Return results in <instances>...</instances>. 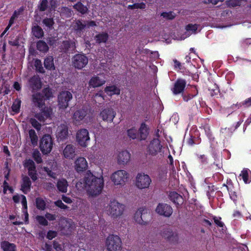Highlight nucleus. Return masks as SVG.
Listing matches in <instances>:
<instances>
[{"instance_id": "864d4df0", "label": "nucleus", "mask_w": 251, "mask_h": 251, "mask_svg": "<svg viewBox=\"0 0 251 251\" xmlns=\"http://www.w3.org/2000/svg\"><path fill=\"white\" fill-rule=\"evenodd\" d=\"M30 122L36 129L37 130L41 129V124L35 119L31 118L30 120Z\"/></svg>"}, {"instance_id": "5701e85b", "label": "nucleus", "mask_w": 251, "mask_h": 251, "mask_svg": "<svg viewBox=\"0 0 251 251\" xmlns=\"http://www.w3.org/2000/svg\"><path fill=\"white\" fill-rule=\"evenodd\" d=\"M29 84L33 90H39L41 88V82L38 75H34L29 80Z\"/></svg>"}, {"instance_id": "ddd939ff", "label": "nucleus", "mask_w": 251, "mask_h": 251, "mask_svg": "<svg viewBox=\"0 0 251 251\" xmlns=\"http://www.w3.org/2000/svg\"><path fill=\"white\" fill-rule=\"evenodd\" d=\"M124 205L114 201H111V216L118 217L121 216L124 210Z\"/></svg>"}, {"instance_id": "c9c22d12", "label": "nucleus", "mask_w": 251, "mask_h": 251, "mask_svg": "<svg viewBox=\"0 0 251 251\" xmlns=\"http://www.w3.org/2000/svg\"><path fill=\"white\" fill-rule=\"evenodd\" d=\"M28 134L32 145L33 146H37L38 142V137L35 130L32 129H30L28 131Z\"/></svg>"}, {"instance_id": "bb28decb", "label": "nucleus", "mask_w": 251, "mask_h": 251, "mask_svg": "<svg viewBox=\"0 0 251 251\" xmlns=\"http://www.w3.org/2000/svg\"><path fill=\"white\" fill-rule=\"evenodd\" d=\"M56 187L59 192L65 193L67 192L68 190V181L65 178L59 179L57 182Z\"/></svg>"}, {"instance_id": "aec40b11", "label": "nucleus", "mask_w": 251, "mask_h": 251, "mask_svg": "<svg viewBox=\"0 0 251 251\" xmlns=\"http://www.w3.org/2000/svg\"><path fill=\"white\" fill-rule=\"evenodd\" d=\"M88 168V164L85 158H77L75 162V168L77 172L85 171Z\"/></svg>"}, {"instance_id": "1a4fd4ad", "label": "nucleus", "mask_w": 251, "mask_h": 251, "mask_svg": "<svg viewBox=\"0 0 251 251\" xmlns=\"http://www.w3.org/2000/svg\"><path fill=\"white\" fill-rule=\"evenodd\" d=\"M76 139L79 145L82 147H86L90 140L88 131L84 128L79 130L76 133Z\"/></svg>"}, {"instance_id": "7ed1b4c3", "label": "nucleus", "mask_w": 251, "mask_h": 251, "mask_svg": "<svg viewBox=\"0 0 251 251\" xmlns=\"http://www.w3.org/2000/svg\"><path fill=\"white\" fill-rule=\"evenodd\" d=\"M52 97V93L49 88L43 89L42 94L36 93L32 96L34 104L39 108H42L44 105V100Z\"/></svg>"}, {"instance_id": "bf43d9fd", "label": "nucleus", "mask_w": 251, "mask_h": 251, "mask_svg": "<svg viewBox=\"0 0 251 251\" xmlns=\"http://www.w3.org/2000/svg\"><path fill=\"white\" fill-rule=\"evenodd\" d=\"M120 94V89L115 85H111V96L112 95H119Z\"/></svg>"}, {"instance_id": "2eb2a0df", "label": "nucleus", "mask_w": 251, "mask_h": 251, "mask_svg": "<svg viewBox=\"0 0 251 251\" xmlns=\"http://www.w3.org/2000/svg\"><path fill=\"white\" fill-rule=\"evenodd\" d=\"M52 114V109L50 107H45L42 110L41 113L35 114V117L39 121L44 122L45 121L50 118Z\"/></svg>"}, {"instance_id": "0e129e2a", "label": "nucleus", "mask_w": 251, "mask_h": 251, "mask_svg": "<svg viewBox=\"0 0 251 251\" xmlns=\"http://www.w3.org/2000/svg\"><path fill=\"white\" fill-rule=\"evenodd\" d=\"M56 235H57V233L55 231L50 230L47 233V237L49 240H51L53 238L56 237Z\"/></svg>"}, {"instance_id": "412c9836", "label": "nucleus", "mask_w": 251, "mask_h": 251, "mask_svg": "<svg viewBox=\"0 0 251 251\" xmlns=\"http://www.w3.org/2000/svg\"><path fill=\"white\" fill-rule=\"evenodd\" d=\"M163 236L169 242L175 243L177 240L178 237L170 229H165L162 233Z\"/></svg>"}, {"instance_id": "69168bd1", "label": "nucleus", "mask_w": 251, "mask_h": 251, "mask_svg": "<svg viewBox=\"0 0 251 251\" xmlns=\"http://www.w3.org/2000/svg\"><path fill=\"white\" fill-rule=\"evenodd\" d=\"M44 170L46 172H47V173L51 177L53 178H55V177H56V174L55 173L52 172L51 170H50L47 167H44Z\"/></svg>"}, {"instance_id": "c85d7f7f", "label": "nucleus", "mask_w": 251, "mask_h": 251, "mask_svg": "<svg viewBox=\"0 0 251 251\" xmlns=\"http://www.w3.org/2000/svg\"><path fill=\"white\" fill-rule=\"evenodd\" d=\"M248 100V98H247L245 100L241 102H240V103L237 102L236 104H233L230 107H228L227 109L229 111L233 112V111H235L236 110L239 109L242 106H244V107H245V108H248V107H251V104H250L249 103H246L248 102L247 101Z\"/></svg>"}, {"instance_id": "c756f323", "label": "nucleus", "mask_w": 251, "mask_h": 251, "mask_svg": "<svg viewBox=\"0 0 251 251\" xmlns=\"http://www.w3.org/2000/svg\"><path fill=\"white\" fill-rule=\"evenodd\" d=\"M64 157H74L75 154V148L72 145H68L63 150Z\"/></svg>"}, {"instance_id": "680f3d73", "label": "nucleus", "mask_w": 251, "mask_h": 251, "mask_svg": "<svg viewBox=\"0 0 251 251\" xmlns=\"http://www.w3.org/2000/svg\"><path fill=\"white\" fill-rule=\"evenodd\" d=\"M43 23L47 26L50 28L52 26L54 23L53 21L51 18H46L43 20Z\"/></svg>"}, {"instance_id": "6e6d98bb", "label": "nucleus", "mask_w": 251, "mask_h": 251, "mask_svg": "<svg viewBox=\"0 0 251 251\" xmlns=\"http://www.w3.org/2000/svg\"><path fill=\"white\" fill-rule=\"evenodd\" d=\"M209 91H210V94L212 97L217 96L220 93V89L217 86H215L214 88L213 89H209Z\"/></svg>"}, {"instance_id": "6e6552de", "label": "nucleus", "mask_w": 251, "mask_h": 251, "mask_svg": "<svg viewBox=\"0 0 251 251\" xmlns=\"http://www.w3.org/2000/svg\"><path fill=\"white\" fill-rule=\"evenodd\" d=\"M127 173L125 170H118L111 176V180L115 185H122L127 180Z\"/></svg>"}, {"instance_id": "39448f33", "label": "nucleus", "mask_w": 251, "mask_h": 251, "mask_svg": "<svg viewBox=\"0 0 251 251\" xmlns=\"http://www.w3.org/2000/svg\"><path fill=\"white\" fill-rule=\"evenodd\" d=\"M151 182V178L147 174L138 173L136 176L135 184L140 189L149 188Z\"/></svg>"}, {"instance_id": "a19ab883", "label": "nucleus", "mask_w": 251, "mask_h": 251, "mask_svg": "<svg viewBox=\"0 0 251 251\" xmlns=\"http://www.w3.org/2000/svg\"><path fill=\"white\" fill-rule=\"evenodd\" d=\"M37 49L40 51L47 52L49 50L47 44L43 41H39L37 43Z\"/></svg>"}, {"instance_id": "79ce46f5", "label": "nucleus", "mask_w": 251, "mask_h": 251, "mask_svg": "<svg viewBox=\"0 0 251 251\" xmlns=\"http://www.w3.org/2000/svg\"><path fill=\"white\" fill-rule=\"evenodd\" d=\"M146 7V4L145 3L142 2L140 3H135L133 4L128 5L127 6V8L128 9H144Z\"/></svg>"}, {"instance_id": "9b49d317", "label": "nucleus", "mask_w": 251, "mask_h": 251, "mask_svg": "<svg viewBox=\"0 0 251 251\" xmlns=\"http://www.w3.org/2000/svg\"><path fill=\"white\" fill-rule=\"evenodd\" d=\"M186 86V80L179 78L175 81L174 87L171 88V91L174 95L182 94L184 91Z\"/></svg>"}, {"instance_id": "4be33fe9", "label": "nucleus", "mask_w": 251, "mask_h": 251, "mask_svg": "<svg viewBox=\"0 0 251 251\" xmlns=\"http://www.w3.org/2000/svg\"><path fill=\"white\" fill-rule=\"evenodd\" d=\"M169 198L170 201L176 205H180L183 201L182 197L176 192H171L169 195Z\"/></svg>"}, {"instance_id": "393cba45", "label": "nucleus", "mask_w": 251, "mask_h": 251, "mask_svg": "<svg viewBox=\"0 0 251 251\" xmlns=\"http://www.w3.org/2000/svg\"><path fill=\"white\" fill-rule=\"evenodd\" d=\"M239 177H241L245 184H249L251 182V171L248 168H244Z\"/></svg>"}, {"instance_id": "dca6fc26", "label": "nucleus", "mask_w": 251, "mask_h": 251, "mask_svg": "<svg viewBox=\"0 0 251 251\" xmlns=\"http://www.w3.org/2000/svg\"><path fill=\"white\" fill-rule=\"evenodd\" d=\"M122 241L118 235H111V251H121Z\"/></svg>"}, {"instance_id": "3c124183", "label": "nucleus", "mask_w": 251, "mask_h": 251, "mask_svg": "<svg viewBox=\"0 0 251 251\" xmlns=\"http://www.w3.org/2000/svg\"><path fill=\"white\" fill-rule=\"evenodd\" d=\"M161 16L163 18H166L168 20H173L175 18V16L174 14V13L172 11L167 12H162L161 14Z\"/></svg>"}, {"instance_id": "f03ea898", "label": "nucleus", "mask_w": 251, "mask_h": 251, "mask_svg": "<svg viewBox=\"0 0 251 251\" xmlns=\"http://www.w3.org/2000/svg\"><path fill=\"white\" fill-rule=\"evenodd\" d=\"M147 151L150 154L155 156L159 153L163 157H172L168 148L164 147L158 138L151 140L147 147Z\"/></svg>"}, {"instance_id": "8fccbe9b", "label": "nucleus", "mask_w": 251, "mask_h": 251, "mask_svg": "<svg viewBox=\"0 0 251 251\" xmlns=\"http://www.w3.org/2000/svg\"><path fill=\"white\" fill-rule=\"evenodd\" d=\"M36 219L37 222L42 226H47L48 225V222L46 220V217L42 216H37Z\"/></svg>"}, {"instance_id": "e433bc0d", "label": "nucleus", "mask_w": 251, "mask_h": 251, "mask_svg": "<svg viewBox=\"0 0 251 251\" xmlns=\"http://www.w3.org/2000/svg\"><path fill=\"white\" fill-rule=\"evenodd\" d=\"M32 32L33 35L37 38H42L44 35L42 29L38 25L34 26L32 27Z\"/></svg>"}, {"instance_id": "5fc2aeb1", "label": "nucleus", "mask_w": 251, "mask_h": 251, "mask_svg": "<svg viewBox=\"0 0 251 251\" xmlns=\"http://www.w3.org/2000/svg\"><path fill=\"white\" fill-rule=\"evenodd\" d=\"M213 220H214V223L218 226L222 227L223 230L224 229V228H226V227L225 226L224 223L221 221V218L220 217H214Z\"/></svg>"}, {"instance_id": "a878e982", "label": "nucleus", "mask_w": 251, "mask_h": 251, "mask_svg": "<svg viewBox=\"0 0 251 251\" xmlns=\"http://www.w3.org/2000/svg\"><path fill=\"white\" fill-rule=\"evenodd\" d=\"M73 27L76 33L80 36V33L83 31V29L87 26V25L85 22H82L80 20L75 21L73 25Z\"/></svg>"}, {"instance_id": "6ab92c4d", "label": "nucleus", "mask_w": 251, "mask_h": 251, "mask_svg": "<svg viewBox=\"0 0 251 251\" xmlns=\"http://www.w3.org/2000/svg\"><path fill=\"white\" fill-rule=\"evenodd\" d=\"M105 80L102 75L92 77L89 81V85L93 88L100 87L104 84Z\"/></svg>"}, {"instance_id": "603ef678", "label": "nucleus", "mask_w": 251, "mask_h": 251, "mask_svg": "<svg viewBox=\"0 0 251 251\" xmlns=\"http://www.w3.org/2000/svg\"><path fill=\"white\" fill-rule=\"evenodd\" d=\"M109 115V109H104L100 113V117L103 120H107Z\"/></svg>"}, {"instance_id": "473e14b6", "label": "nucleus", "mask_w": 251, "mask_h": 251, "mask_svg": "<svg viewBox=\"0 0 251 251\" xmlns=\"http://www.w3.org/2000/svg\"><path fill=\"white\" fill-rule=\"evenodd\" d=\"M247 1V0H228L226 1V4L228 7H235L245 4Z\"/></svg>"}, {"instance_id": "13d9d810", "label": "nucleus", "mask_w": 251, "mask_h": 251, "mask_svg": "<svg viewBox=\"0 0 251 251\" xmlns=\"http://www.w3.org/2000/svg\"><path fill=\"white\" fill-rule=\"evenodd\" d=\"M28 175L30 176L32 180L35 181L37 179L36 171L35 169L28 170Z\"/></svg>"}, {"instance_id": "052dcab7", "label": "nucleus", "mask_w": 251, "mask_h": 251, "mask_svg": "<svg viewBox=\"0 0 251 251\" xmlns=\"http://www.w3.org/2000/svg\"><path fill=\"white\" fill-rule=\"evenodd\" d=\"M48 5V0H41L39 6L40 10L41 11H45Z\"/></svg>"}, {"instance_id": "4c0bfd02", "label": "nucleus", "mask_w": 251, "mask_h": 251, "mask_svg": "<svg viewBox=\"0 0 251 251\" xmlns=\"http://www.w3.org/2000/svg\"><path fill=\"white\" fill-rule=\"evenodd\" d=\"M74 8L82 14H85L88 11V8L80 2H77L74 5Z\"/></svg>"}, {"instance_id": "c03bdc74", "label": "nucleus", "mask_w": 251, "mask_h": 251, "mask_svg": "<svg viewBox=\"0 0 251 251\" xmlns=\"http://www.w3.org/2000/svg\"><path fill=\"white\" fill-rule=\"evenodd\" d=\"M108 39V35L106 33L99 34L96 36L95 39L97 43L105 42Z\"/></svg>"}, {"instance_id": "2f4dec72", "label": "nucleus", "mask_w": 251, "mask_h": 251, "mask_svg": "<svg viewBox=\"0 0 251 251\" xmlns=\"http://www.w3.org/2000/svg\"><path fill=\"white\" fill-rule=\"evenodd\" d=\"M127 135L130 139H137L139 141V134L138 131L135 127H132L126 131Z\"/></svg>"}, {"instance_id": "7c9ffc66", "label": "nucleus", "mask_w": 251, "mask_h": 251, "mask_svg": "<svg viewBox=\"0 0 251 251\" xmlns=\"http://www.w3.org/2000/svg\"><path fill=\"white\" fill-rule=\"evenodd\" d=\"M62 46L66 51L73 52L75 49V42L73 41H65L62 43Z\"/></svg>"}, {"instance_id": "58836bf2", "label": "nucleus", "mask_w": 251, "mask_h": 251, "mask_svg": "<svg viewBox=\"0 0 251 251\" xmlns=\"http://www.w3.org/2000/svg\"><path fill=\"white\" fill-rule=\"evenodd\" d=\"M36 204L37 208L39 210H44L46 208V203L45 200L41 197L36 199Z\"/></svg>"}, {"instance_id": "b1692460", "label": "nucleus", "mask_w": 251, "mask_h": 251, "mask_svg": "<svg viewBox=\"0 0 251 251\" xmlns=\"http://www.w3.org/2000/svg\"><path fill=\"white\" fill-rule=\"evenodd\" d=\"M31 182L29 178L27 176H23L22 177V183L21 190L25 194H27L30 190Z\"/></svg>"}, {"instance_id": "f704fd0d", "label": "nucleus", "mask_w": 251, "mask_h": 251, "mask_svg": "<svg viewBox=\"0 0 251 251\" xmlns=\"http://www.w3.org/2000/svg\"><path fill=\"white\" fill-rule=\"evenodd\" d=\"M21 104V100L18 99H16L11 106L12 114L18 113L20 111Z\"/></svg>"}, {"instance_id": "f8f14e48", "label": "nucleus", "mask_w": 251, "mask_h": 251, "mask_svg": "<svg viewBox=\"0 0 251 251\" xmlns=\"http://www.w3.org/2000/svg\"><path fill=\"white\" fill-rule=\"evenodd\" d=\"M156 212L159 215L169 217L173 213L172 207L166 203H159L156 208Z\"/></svg>"}, {"instance_id": "20e7f679", "label": "nucleus", "mask_w": 251, "mask_h": 251, "mask_svg": "<svg viewBox=\"0 0 251 251\" xmlns=\"http://www.w3.org/2000/svg\"><path fill=\"white\" fill-rule=\"evenodd\" d=\"M53 145L52 139L50 135H44L40 142V148L44 154L49 153L52 150Z\"/></svg>"}, {"instance_id": "37998d69", "label": "nucleus", "mask_w": 251, "mask_h": 251, "mask_svg": "<svg viewBox=\"0 0 251 251\" xmlns=\"http://www.w3.org/2000/svg\"><path fill=\"white\" fill-rule=\"evenodd\" d=\"M8 91L7 90V84L4 79L2 77H0V94L4 93L7 94Z\"/></svg>"}, {"instance_id": "4468645a", "label": "nucleus", "mask_w": 251, "mask_h": 251, "mask_svg": "<svg viewBox=\"0 0 251 251\" xmlns=\"http://www.w3.org/2000/svg\"><path fill=\"white\" fill-rule=\"evenodd\" d=\"M138 132L139 134V141L146 140L150 133V127L149 126L144 122L141 123Z\"/></svg>"}, {"instance_id": "a18cd8bd", "label": "nucleus", "mask_w": 251, "mask_h": 251, "mask_svg": "<svg viewBox=\"0 0 251 251\" xmlns=\"http://www.w3.org/2000/svg\"><path fill=\"white\" fill-rule=\"evenodd\" d=\"M223 186L227 189L228 191L230 198L235 203L237 200V195L236 193L230 189V188L225 184H224Z\"/></svg>"}, {"instance_id": "774afa93", "label": "nucleus", "mask_w": 251, "mask_h": 251, "mask_svg": "<svg viewBox=\"0 0 251 251\" xmlns=\"http://www.w3.org/2000/svg\"><path fill=\"white\" fill-rule=\"evenodd\" d=\"M43 250L44 251H52V248L51 245L46 243L43 247Z\"/></svg>"}, {"instance_id": "4d7b16f0", "label": "nucleus", "mask_w": 251, "mask_h": 251, "mask_svg": "<svg viewBox=\"0 0 251 251\" xmlns=\"http://www.w3.org/2000/svg\"><path fill=\"white\" fill-rule=\"evenodd\" d=\"M198 25L189 24L186 26V29L187 31H192L195 32L198 29Z\"/></svg>"}, {"instance_id": "de8ad7c7", "label": "nucleus", "mask_w": 251, "mask_h": 251, "mask_svg": "<svg viewBox=\"0 0 251 251\" xmlns=\"http://www.w3.org/2000/svg\"><path fill=\"white\" fill-rule=\"evenodd\" d=\"M34 66L37 72L41 73H43L44 72V70L43 67H42V64L41 60L39 59H36L34 62Z\"/></svg>"}, {"instance_id": "423d86ee", "label": "nucleus", "mask_w": 251, "mask_h": 251, "mask_svg": "<svg viewBox=\"0 0 251 251\" xmlns=\"http://www.w3.org/2000/svg\"><path fill=\"white\" fill-rule=\"evenodd\" d=\"M72 93L68 91L60 93L58 96V103L59 109H65L69 105V102L72 99Z\"/></svg>"}, {"instance_id": "338daca9", "label": "nucleus", "mask_w": 251, "mask_h": 251, "mask_svg": "<svg viewBox=\"0 0 251 251\" xmlns=\"http://www.w3.org/2000/svg\"><path fill=\"white\" fill-rule=\"evenodd\" d=\"M118 157H130V154L126 150H124L121 151Z\"/></svg>"}, {"instance_id": "09e8293b", "label": "nucleus", "mask_w": 251, "mask_h": 251, "mask_svg": "<svg viewBox=\"0 0 251 251\" xmlns=\"http://www.w3.org/2000/svg\"><path fill=\"white\" fill-rule=\"evenodd\" d=\"M24 166L27 169V170H31L35 169V164L32 160L30 159L26 160L24 163Z\"/></svg>"}, {"instance_id": "ea45409f", "label": "nucleus", "mask_w": 251, "mask_h": 251, "mask_svg": "<svg viewBox=\"0 0 251 251\" xmlns=\"http://www.w3.org/2000/svg\"><path fill=\"white\" fill-rule=\"evenodd\" d=\"M198 94V90L195 87V92L193 94H182V97L184 101L187 102L195 97Z\"/></svg>"}, {"instance_id": "f3484780", "label": "nucleus", "mask_w": 251, "mask_h": 251, "mask_svg": "<svg viewBox=\"0 0 251 251\" xmlns=\"http://www.w3.org/2000/svg\"><path fill=\"white\" fill-rule=\"evenodd\" d=\"M68 135V129L67 125L61 124L58 126L56 131V137L58 140H63L67 138Z\"/></svg>"}, {"instance_id": "0eeeda50", "label": "nucleus", "mask_w": 251, "mask_h": 251, "mask_svg": "<svg viewBox=\"0 0 251 251\" xmlns=\"http://www.w3.org/2000/svg\"><path fill=\"white\" fill-rule=\"evenodd\" d=\"M89 110L86 108H82L76 110L73 115L74 122L79 125L82 121H86L89 118Z\"/></svg>"}, {"instance_id": "49530a36", "label": "nucleus", "mask_w": 251, "mask_h": 251, "mask_svg": "<svg viewBox=\"0 0 251 251\" xmlns=\"http://www.w3.org/2000/svg\"><path fill=\"white\" fill-rule=\"evenodd\" d=\"M61 15L66 17H70L72 16V10L68 7H62L61 9Z\"/></svg>"}, {"instance_id": "cd10ccee", "label": "nucleus", "mask_w": 251, "mask_h": 251, "mask_svg": "<svg viewBox=\"0 0 251 251\" xmlns=\"http://www.w3.org/2000/svg\"><path fill=\"white\" fill-rule=\"evenodd\" d=\"M0 248L3 251H16V246L7 241H3L0 243Z\"/></svg>"}, {"instance_id": "f257e3e1", "label": "nucleus", "mask_w": 251, "mask_h": 251, "mask_svg": "<svg viewBox=\"0 0 251 251\" xmlns=\"http://www.w3.org/2000/svg\"><path fill=\"white\" fill-rule=\"evenodd\" d=\"M103 179L93 175H89L85 178V188L89 195L93 196L100 194L103 188Z\"/></svg>"}, {"instance_id": "e2e57ef3", "label": "nucleus", "mask_w": 251, "mask_h": 251, "mask_svg": "<svg viewBox=\"0 0 251 251\" xmlns=\"http://www.w3.org/2000/svg\"><path fill=\"white\" fill-rule=\"evenodd\" d=\"M55 204L56 206L62 209H65L68 208V206L65 205L61 200H58L56 201H55Z\"/></svg>"}, {"instance_id": "9d476101", "label": "nucleus", "mask_w": 251, "mask_h": 251, "mask_svg": "<svg viewBox=\"0 0 251 251\" xmlns=\"http://www.w3.org/2000/svg\"><path fill=\"white\" fill-rule=\"evenodd\" d=\"M88 63V58L84 54H77L73 58V65L76 69H81Z\"/></svg>"}, {"instance_id": "72a5a7b5", "label": "nucleus", "mask_w": 251, "mask_h": 251, "mask_svg": "<svg viewBox=\"0 0 251 251\" xmlns=\"http://www.w3.org/2000/svg\"><path fill=\"white\" fill-rule=\"evenodd\" d=\"M44 66L47 69L50 70H53L55 69L53 59L52 56H48L45 59Z\"/></svg>"}, {"instance_id": "a211bd4d", "label": "nucleus", "mask_w": 251, "mask_h": 251, "mask_svg": "<svg viewBox=\"0 0 251 251\" xmlns=\"http://www.w3.org/2000/svg\"><path fill=\"white\" fill-rule=\"evenodd\" d=\"M145 214H148L147 210L146 208L143 207L139 208L135 214L134 219L135 221L139 224H146L147 221L144 220Z\"/></svg>"}]
</instances>
